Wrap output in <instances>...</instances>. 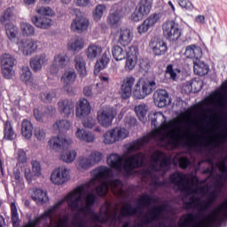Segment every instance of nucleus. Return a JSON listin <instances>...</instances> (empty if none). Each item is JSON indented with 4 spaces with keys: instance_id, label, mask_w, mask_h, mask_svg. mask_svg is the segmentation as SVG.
Returning <instances> with one entry per match:
<instances>
[{
    "instance_id": "9",
    "label": "nucleus",
    "mask_w": 227,
    "mask_h": 227,
    "mask_svg": "<svg viewBox=\"0 0 227 227\" xmlns=\"http://www.w3.org/2000/svg\"><path fill=\"white\" fill-rule=\"evenodd\" d=\"M103 143L105 145H114L118 141H123L129 137V130L125 128L115 127L107 130L103 136Z\"/></svg>"
},
{
    "instance_id": "53",
    "label": "nucleus",
    "mask_w": 227,
    "mask_h": 227,
    "mask_svg": "<svg viewBox=\"0 0 227 227\" xmlns=\"http://www.w3.org/2000/svg\"><path fill=\"white\" fill-rule=\"evenodd\" d=\"M88 158L92 166H95L96 164H98L100 160H102V153L98 151H93L90 153Z\"/></svg>"
},
{
    "instance_id": "36",
    "label": "nucleus",
    "mask_w": 227,
    "mask_h": 227,
    "mask_svg": "<svg viewBox=\"0 0 227 227\" xmlns=\"http://www.w3.org/2000/svg\"><path fill=\"white\" fill-rule=\"evenodd\" d=\"M109 51H105L101 57V59L98 60L95 65L94 74H98L101 70L107 67L109 65Z\"/></svg>"
},
{
    "instance_id": "35",
    "label": "nucleus",
    "mask_w": 227,
    "mask_h": 227,
    "mask_svg": "<svg viewBox=\"0 0 227 227\" xmlns=\"http://www.w3.org/2000/svg\"><path fill=\"white\" fill-rule=\"evenodd\" d=\"M17 138V134L15 130H13V126L10 121H6L4 123V139L5 141H13V139Z\"/></svg>"
},
{
    "instance_id": "50",
    "label": "nucleus",
    "mask_w": 227,
    "mask_h": 227,
    "mask_svg": "<svg viewBox=\"0 0 227 227\" xmlns=\"http://www.w3.org/2000/svg\"><path fill=\"white\" fill-rule=\"evenodd\" d=\"M20 29L23 36H33L35 35V27L27 22H21Z\"/></svg>"
},
{
    "instance_id": "4",
    "label": "nucleus",
    "mask_w": 227,
    "mask_h": 227,
    "mask_svg": "<svg viewBox=\"0 0 227 227\" xmlns=\"http://www.w3.org/2000/svg\"><path fill=\"white\" fill-rule=\"evenodd\" d=\"M171 168V158L164 155L160 151H154L149 161V167L144 168L142 176L145 180H149V184L154 189L158 187H169L170 183L168 180L159 181L164 177L167 171Z\"/></svg>"
},
{
    "instance_id": "60",
    "label": "nucleus",
    "mask_w": 227,
    "mask_h": 227,
    "mask_svg": "<svg viewBox=\"0 0 227 227\" xmlns=\"http://www.w3.org/2000/svg\"><path fill=\"white\" fill-rule=\"evenodd\" d=\"M17 159L20 164H24L27 162V156L26 155V152L24 151V149L18 150Z\"/></svg>"
},
{
    "instance_id": "62",
    "label": "nucleus",
    "mask_w": 227,
    "mask_h": 227,
    "mask_svg": "<svg viewBox=\"0 0 227 227\" xmlns=\"http://www.w3.org/2000/svg\"><path fill=\"white\" fill-rule=\"evenodd\" d=\"M182 91H184L187 95H190V93H193L191 81H187L184 83L182 87Z\"/></svg>"
},
{
    "instance_id": "47",
    "label": "nucleus",
    "mask_w": 227,
    "mask_h": 227,
    "mask_svg": "<svg viewBox=\"0 0 227 227\" xmlns=\"http://www.w3.org/2000/svg\"><path fill=\"white\" fill-rule=\"evenodd\" d=\"M5 33L9 38V40H13V38H17V35H19V27L12 23H5Z\"/></svg>"
},
{
    "instance_id": "34",
    "label": "nucleus",
    "mask_w": 227,
    "mask_h": 227,
    "mask_svg": "<svg viewBox=\"0 0 227 227\" xmlns=\"http://www.w3.org/2000/svg\"><path fill=\"white\" fill-rule=\"evenodd\" d=\"M153 52L155 56H164L168 52V44L166 42L158 39L153 43Z\"/></svg>"
},
{
    "instance_id": "31",
    "label": "nucleus",
    "mask_w": 227,
    "mask_h": 227,
    "mask_svg": "<svg viewBox=\"0 0 227 227\" xmlns=\"http://www.w3.org/2000/svg\"><path fill=\"white\" fill-rule=\"evenodd\" d=\"M208 65L205 64V62L200 61V59L193 60V72L196 75H200L203 77V75H207L208 74Z\"/></svg>"
},
{
    "instance_id": "29",
    "label": "nucleus",
    "mask_w": 227,
    "mask_h": 227,
    "mask_svg": "<svg viewBox=\"0 0 227 227\" xmlns=\"http://www.w3.org/2000/svg\"><path fill=\"white\" fill-rule=\"evenodd\" d=\"M85 54L90 61H93L102 54V47L96 43H91L85 50Z\"/></svg>"
},
{
    "instance_id": "5",
    "label": "nucleus",
    "mask_w": 227,
    "mask_h": 227,
    "mask_svg": "<svg viewBox=\"0 0 227 227\" xmlns=\"http://www.w3.org/2000/svg\"><path fill=\"white\" fill-rule=\"evenodd\" d=\"M106 162L110 168L129 178V176L136 175L137 169L146 164V154L137 153L123 159V157L114 153L107 157Z\"/></svg>"
},
{
    "instance_id": "15",
    "label": "nucleus",
    "mask_w": 227,
    "mask_h": 227,
    "mask_svg": "<svg viewBox=\"0 0 227 227\" xmlns=\"http://www.w3.org/2000/svg\"><path fill=\"white\" fill-rule=\"evenodd\" d=\"M227 221V202L222 203L218 208L215 209L209 219L210 224L221 226L223 223Z\"/></svg>"
},
{
    "instance_id": "44",
    "label": "nucleus",
    "mask_w": 227,
    "mask_h": 227,
    "mask_svg": "<svg viewBox=\"0 0 227 227\" xmlns=\"http://www.w3.org/2000/svg\"><path fill=\"white\" fill-rule=\"evenodd\" d=\"M196 221V215L194 214L190 213L188 215H183L178 222L179 226L181 227H191L194 224Z\"/></svg>"
},
{
    "instance_id": "56",
    "label": "nucleus",
    "mask_w": 227,
    "mask_h": 227,
    "mask_svg": "<svg viewBox=\"0 0 227 227\" xmlns=\"http://www.w3.org/2000/svg\"><path fill=\"white\" fill-rule=\"evenodd\" d=\"M36 12L39 15H43V17H51V15L54 14V12H52V9L50 7H37L36 8Z\"/></svg>"
},
{
    "instance_id": "55",
    "label": "nucleus",
    "mask_w": 227,
    "mask_h": 227,
    "mask_svg": "<svg viewBox=\"0 0 227 227\" xmlns=\"http://www.w3.org/2000/svg\"><path fill=\"white\" fill-rule=\"evenodd\" d=\"M192 82V90L193 93H199L203 89V82L201 80H190Z\"/></svg>"
},
{
    "instance_id": "32",
    "label": "nucleus",
    "mask_w": 227,
    "mask_h": 227,
    "mask_svg": "<svg viewBox=\"0 0 227 227\" xmlns=\"http://www.w3.org/2000/svg\"><path fill=\"white\" fill-rule=\"evenodd\" d=\"M75 137L80 141H84L85 143H93V141H95V135H93V133L86 131V129L81 128L77 129Z\"/></svg>"
},
{
    "instance_id": "58",
    "label": "nucleus",
    "mask_w": 227,
    "mask_h": 227,
    "mask_svg": "<svg viewBox=\"0 0 227 227\" xmlns=\"http://www.w3.org/2000/svg\"><path fill=\"white\" fill-rule=\"evenodd\" d=\"M32 171L35 174V176H42V165H40V162L36 160L32 161Z\"/></svg>"
},
{
    "instance_id": "2",
    "label": "nucleus",
    "mask_w": 227,
    "mask_h": 227,
    "mask_svg": "<svg viewBox=\"0 0 227 227\" xmlns=\"http://www.w3.org/2000/svg\"><path fill=\"white\" fill-rule=\"evenodd\" d=\"M154 129L151 133L126 145L127 153H134L146 145H158L162 148H178L179 146H195V148H210L217 146L219 140H211L205 135H197L190 138L191 133L184 130V121L171 120L167 121L161 112L153 114L150 118Z\"/></svg>"
},
{
    "instance_id": "22",
    "label": "nucleus",
    "mask_w": 227,
    "mask_h": 227,
    "mask_svg": "<svg viewBox=\"0 0 227 227\" xmlns=\"http://www.w3.org/2000/svg\"><path fill=\"white\" fill-rule=\"evenodd\" d=\"M154 103L160 109H162V107H166V106H168V104L171 103V99L169 98V94L168 91L164 90L156 91L154 93Z\"/></svg>"
},
{
    "instance_id": "3",
    "label": "nucleus",
    "mask_w": 227,
    "mask_h": 227,
    "mask_svg": "<svg viewBox=\"0 0 227 227\" xmlns=\"http://www.w3.org/2000/svg\"><path fill=\"white\" fill-rule=\"evenodd\" d=\"M226 160L227 157H222L216 163L212 159L208 160L210 167L204 170V173L207 174L208 176L203 181V184H207L211 179L214 180L215 189L210 192L207 184L202 187H190L187 184L189 179L183 173L175 172L170 175V182L175 185L176 191L186 194L183 198L186 208H198L200 207V212H207L217 201L221 192H223V187L227 182Z\"/></svg>"
},
{
    "instance_id": "21",
    "label": "nucleus",
    "mask_w": 227,
    "mask_h": 227,
    "mask_svg": "<svg viewBox=\"0 0 227 227\" xmlns=\"http://www.w3.org/2000/svg\"><path fill=\"white\" fill-rule=\"evenodd\" d=\"M91 113V106L86 98H81L76 106V118H86Z\"/></svg>"
},
{
    "instance_id": "6",
    "label": "nucleus",
    "mask_w": 227,
    "mask_h": 227,
    "mask_svg": "<svg viewBox=\"0 0 227 227\" xmlns=\"http://www.w3.org/2000/svg\"><path fill=\"white\" fill-rule=\"evenodd\" d=\"M48 145L54 152H60V159L64 162L70 164V162L75 160L77 153L75 151H67L68 150V146H70V141L67 140V138L60 135L53 137L49 140Z\"/></svg>"
},
{
    "instance_id": "7",
    "label": "nucleus",
    "mask_w": 227,
    "mask_h": 227,
    "mask_svg": "<svg viewBox=\"0 0 227 227\" xmlns=\"http://www.w3.org/2000/svg\"><path fill=\"white\" fill-rule=\"evenodd\" d=\"M155 90H157L155 80H139L134 87L133 97L138 100H143L148 95H152Z\"/></svg>"
},
{
    "instance_id": "1",
    "label": "nucleus",
    "mask_w": 227,
    "mask_h": 227,
    "mask_svg": "<svg viewBox=\"0 0 227 227\" xmlns=\"http://www.w3.org/2000/svg\"><path fill=\"white\" fill-rule=\"evenodd\" d=\"M92 179L76 187L73 192L66 196L64 200L59 201L55 206L45 211L35 221L28 222L27 227H36L38 223H42L43 219L50 217L52 221V214L56 212L59 207H61L67 201L69 208L74 212H79L86 217L90 215L94 223H110L111 226L118 227L121 224V211L118 215V207H115L114 211H111V206L107 203L101 206L99 214L93 212L91 207L95 205L98 196H106L109 191L117 198H121V180L114 179V173L111 168L100 166L92 170Z\"/></svg>"
},
{
    "instance_id": "45",
    "label": "nucleus",
    "mask_w": 227,
    "mask_h": 227,
    "mask_svg": "<svg viewBox=\"0 0 227 227\" xmlns=\"http://www.w3.org/2000/svg\"><path fill=\"white\" fill-rule=\"evenodd\" d=\"M136 9L142 15H148L152 10V2L150 0H141Z\"/></svg>"
},
{
    "instance_id": "54",
    "label": "nucleus",
    "mask_w": 227,
    "mask_h": 227,
    "mask_svg": "<svg viewBox=\"0 0 227 227\" xmlns=\"http://www.w3.org/2000/svg\"><path fill=\"white\" fill-rule=\"evenodd\" d=\"M11 215L12 224H17L20 219L19 218V211L17 210V205H15V202L11 204Z\"/></svg>"
},
{
    "instance_id": "51",
    "label": "nucleus",
    "mask_w": 227,
    "mask_h": 227,
    "mask_svg": "<svg viewBox=\"0 0 227 227\" xmlns=\"http://www.w3.org/2000/svg\"><path fill=\"white\" fill-rule=\"evenodd\" d=\"M106 7L104 4H98L92 11V17L96 22H98L100 19L104 16V12H106Z\"/></svg>"
},
{
    "instance_id": "37",
    "label": "nucleus",
    "mask_w": 227,
    "mask_h": 227,
    "mask_svg": "<svg viewBox=\"0 0 227 227\" xmlns=\"http://www.w3.org/2000/svg\"><path fill=\"white\" fill-rule=\"evenodd\" d=\"M70 127H72V123H70V121L66 119L58 120L53 124L54 130H58L59 134H65L67 130H70Z\"/></svg>"
},
{
    "instance_id": "61",
    "label": "nucleus",
    "mask_w": 227,
    "mask_h": 227,
    "mask_svg": "<svg viewBox=\"0 0 227 227\" xmlns=\"http://www.w3.org/2000/svg\"><path fill=\"white\" fill-rule=\"evenodd\" d=\"M143 17H145V15L136 9L131 14V20H133V22H139V20H143Z\"/></svg>"
},
{
    "instance_id": "11",
    "label": "nucleus",
    "mask_w": 227,
    "mask_h": 227,
    "mask_svg": "<svg viewBox=\"0 0 227 227\" xmlns=\"http://www.w3.org/2000/svg\"><path fill=\"white\" fill-rule=\"evenodd\" d=\"M116 118V113L109 106H104L98 111V123L105 129H109L113 125V121Z\"/></svg>"
},
{
    "instance_id": "39",
    "label": "nucleus",
    "mask_w": 227,
    "mask_h": 227,
    "mask_svg": "<svg viewBox=\"0 0 227 227\" xmlns=\"http://www.w3.org/2000/svg\"><path fill=\"white\" fill-rule=\"evenodd\" d=\"M74 67L81 77H86V61L81 55H77L74 59Z\"/></svg>"
},
{
    "instance_id": "25",
    "label": "nucleus",
    "mask_w": 227,
    "mask_h": 227,
    "mask_svg": "<svg viewBox=\"0 0 227 227\" xmlns=\"http://www.w3.org/2000/svg\"><path fill=\"white\" fill-rule=\"evenodd\" d=\"M184 56L189 59H193V61H196V59H201L203 51H201V47L196 46L195 44H191L186 47Z\"/></svg>"
},
{
    "instance_id": "38",
    "label": "nucleus",
    "mask_w": 227,
    "mask_h": 227,
    "mask_svg": "<svg viewBox=\"0 0 227 227\" xmlns=\"http://www.w3.org/2000/svg\"><path fill=\"white\" fill-rule=\"evenodd\" d=\"M15 15H17V10H15V7H8L0 16L1 24H6L7 22H11V20H15Z\"/></svg>"
},
{
    "instance_id": "20",
    "label": "nucleus",
    "mask_w": 227,
    "mask_h": 227,
    "mask_svg": "<svg viewBox=\"0 0 227 227\" xmlns=\"http://www.w3.org/2000/svg\"><path fill=\"white\" fill-rule=\"evenodd\" d=\"M139 56V51L136 46H130L128 55L126 56V70H134L137 63V57Z\"/></svg>"
},
{
    "instance_id": "49",
    "label": "nucleus",
    "mask_w": 227,
    "mask_h": 227,
    "mask_svg": "<svg viewBox=\"0 0 227 227\" xmlns=\"http://www.w3.org/2000/svg\"><path fill=\"white\" fill-rule=\"evenodd\" d=\"M34 137L40 143H45L47 137V129L42 127H35L34 129Z\"/></svg>"
},
{
    "instance_id": "12",
    "label": "nucleus",
    "mask_w": 227,
    "mask_h": 227,
    "mask_svg": "<svg viewBox=\"0 0 227 227\" xmlns=\"http://www.w3.org/2000/svg\"><path fill=\"white\" fill-rule=\"evenodd\" d=\"M163 35L168 42H176L182 36V30L178 23L174 20L167 21L162 25Z\"/></svg>"
},
{
    "instance_id": "19",
    "label": "nucleus",
    "mask_w": 227,
    "mask_h": 227,
    "mask_svg": "<svg viewBox=\"0 0 227 227\" xmlns=\"http://www.w3.org/2000/svg\"><path fill=\"white\" fill-rule=\"evenodd\" d=\"M134 82H136V78L133 76H128L123 80L121 87V97L124 100H126V98H129L132 95V87L134 86Z\"/></svg>"
},
{
    "instance_id": "28",
    "label": "nucleus",
    "mask_w": 227,
    "mask_h": 227,
    "mask_svg": "<svg viewBox=\"0 0 227 227\" xmlns=\"http://www.w3.org/2000/svg\"><path fill=\"white\" fill-rule=\"evenodd\" d=\"M32 22L39 29H49L52 26V20L45 16H34L32 17Z\"/></svg>"
},
{
    "instance_id": "46",
    "label": "nucleus",
    "mask_w": 227,
    "mask_h": 227,
    "mask_svg": "<svg viewBox=\"0 0 227 227\" xmlns=\"http://www.w3.org/2000/svg\"><path fill=\"white\" fill-rule=\"evenodd\" d=\"M57 94L56 90H44L41 92L40 98L42 102H44V104H51L54 98H56Z\"/></svg>"
},
{
    "instance_id": "59",
    "label": "nucleus",
    "mask_w": 227,
    "mask_h": 227,
    "mask_svg": "<svg viewBox=\"0 0 227 227\" xmlns=\"http://www.w3.org/2000/svg\"><path fill=\"white\" fill-rule=\"evenodd\" d=\"M82 125L85 129H93L97 125V121L93 117H87L83 120Z\"/></svg>"
},
{
    "instance_id": "42",
    "label": "nucleus",
    "mask_w": 227,
    "mask_h": 227,
    "mask_svg": "<svg viewBox=\"0 0 227 227\" xmlns=\"http://www.w3.org/2000/svg\"><path fill=\"white\" fill-rule=\"evenodd\" d=\"M122 20L123 14L120 10L111 12L107 17V22H109V24H111L114 27H116V26H118Z\"/></svg>"
},
{
    "instance_id": "26",
    "label": "nucleus",
    "mask_w": 227,
    "mask_h": 227,
    "mask_svg": "<svg viewBox=\"0 0 227 227\" xmlns=\"http://www.w3.org/2000/svg\"><path fill=\"white\" fill-rule=\"evenodd\" d=\"M20 79L27 86H29L33 90H36V83L33 81V74L31 73V69L29 67H22L20 73Z\"/></svg>"
},
{
    "instance_id": "8",
    "label": "nucleus",
    "mask_w": 227,
    "mask_h": 227,
    "mask_svg": "<svg viewBox=\"0 0 227 227\" xmlns=\"http://www.w3.org/2000/svg\"><path fill=\"white\" fill-rule=\"evenodd\" d=\"M16 45L23 56H32L42 49V42L33 38L19 39Z\"/></svg>"
},
{
    "instance_id": "16",
    "label": "nucleus",
    "mask_w": 227,
    "mask_h": 227,
    "mask_svg": "<svg viewBox=\"0 0 227 227\" xmlns=\"http://www.w3.org/2000/svg\"><path fill=\"white\" fill-rule=\"evenodd\" d=\"M58 111L64 118L74 116L75 103L68 98H61L57 103Z\"/></svg>"
},
{
    "instance_id": "40",
    "label": "nucleus",
    "mask_w": 227,
    "mask_h": 227,
    "mask_svg": "<svg viewBox=\"0 0 227 227\" xmlns=\"http://www.w3.org/2000/svg\"><path fill=\"white\" fill-rule=\"evenodd\" d=\"M32 200H34L37 205H43L49 201V196H47V192H43V190L36 189L32 195Z\"/></svg>"
},
{
    "instance_id": "27",
    "label": "nucleus",
    "mask_w": 227,
    "mask_h": 227,
    "mask_svg": "<svg viewBox=\"0 0 227 227\" xmlns=\"http://www.w3.org/2000/svg\"><path fill=\"white\" fill-rule=\"evenodd\" d=\"M47 55H45V53L36 55L30 59V67L34 72H40L43 65L47 63Z\"/></svg>"
},
{
    "instance_id": "64",
    "label": "nucleus",
    "mask_w": 227,
    "mask_h": 227,
    "mask_svg": "<svg viewBox=\"0 0 227 227\" xmlns=\"http://www.w3.org/2000/svg\"><path fill=\"white\" fill-rule=\"evenodd\" d=\"M83 94L85 97H93V95H95L93 86H85L83 88Z\"/></svg>"
},
{
    "instance_id": "14",
    "label": "nucleus",
    "mask_w": 227,
    "mask_h": 227,
    "mask_svg": "<svg viewBox=\"0 0 227 227\" xmlns=\"http://www.w3.org/2000/svg\"><path fill=\"white\" fill-rule=\"evenodd\" d=\"M68 180H70V172L67 168L60 167L51 172V181L55 185H63V184H67Z\"/></svg>"
},
{
    "instance_id": "43",
    "label": "nucleus",
    "mask_w": 227,
    "mask_h": 227,
    "mask_svg": "<svg viewBox=\"0 0 227 227\" xmlns=\"http://www.w3.org/2000/svg\"><path fill=\"white\" fill-rule=\"evenodd\" d=\"M53 63L59 68H65L70 63V59H68L67 53H59L55 55Z\"/></svg>"
},
{
    "instance_id": "24",
    "label": "nucleus",
    "mask_w": 227,
    "mask_h": 227,
    "mask_svg": "<svg viewBox=\"0 0 227 227\" xmlns=\"http://www.w3.org/2000/svg\"><path fill=\"white\" fill-rule=\"evenodd\" d=\"M84 45H85L84 38H82L80 35H76L68 41L67 50H69L71 52H79L82 51V48L84 47Z\"/></svg>"
},
{
    "instance_id": "17",
    "label": "nucleus",
    "mask_w": 227,
    "mask_h": 227,
    "mask_svg": "<svg viewBox=\"0 0 227 227\" xmlns=\"http://www.w3.org/2000/svg\"><path fill=\"white\" fill-rule=\"evenodd\" d=\"M89 27L90 20L88 18L85 16H76L75 19L73 20L70 28L74 33L81 35L84 33V31H88Z\"/></svg>"
},
{
    "instance_id": "41",
    "label": "nucleus",
    "mask_w": 227,
    "mask_h": 227,
    "mask_svg": "<svg viewBox=\"0 0 227 227\" xmlns=\"http://www.w3.org/2000/svg\"><path fill=\"white\" fill-rule=\"evenodd\" d=\"M112 54L115 61H123L129 55V51L123 50L120 45L112 47Z\"/></svg>"
},
{
    "instance_id": "48",
    "label": "nucleus",
    "mask_w": 227,
    "mask_h": 227,
    "mask_svg": "<svg viewBox=\"0 0 227 227\" xmlns=\"http://www.w3.org/2000/svg\"><path fill=\"white\" fill-rule=\"evenodd\" d=\"M90 168H93V164L91 163L90 158L86 156H81L78 159L77 168L86 171V169H90Z\"/></svg>"
},
{
    "instance_id": "52",
    "label": "nucleus",
    "mask_w": 227,
    "mask_h": 227,
    "mask_svg": "<svg viewBox=\"0 0 227 227\" xmlns=\"http://www.w3.org/2000/svg\"><path fill=\"white\" fill-rule=\"evenodd\" d=\"M135 113L141 121L145 120L146 113H148V106L145 104H140L135 106Z\"/></svg>"
},
{
    "instance_id": "13",
    "label": "nucleus",
    "mask_w": 227,
    "mask_h": 227,
    "mask_svg": "<svg viewBox=\"0 0 227 227\" xmlns=\"http://www.w3.org/2000/svg\"><path fill=\"white\" fill-rule=\"evenodd\" d=\"M0 64L2 74L4 79H12L13 77V67H15V57L10 53H4L0 57Z\"/></svg>"
},
{
    "instance_id": "57",
    "label": "nucleus",
    "mask_w": 227,
    "mask_h": 227,
    "mask_svg": "<svg viewBox=\"0 0 227 227\" xmlns=\"http://www.w3.org/2000/svg\"><path fill=\"white\" fill-rule=\"evenodd\" d=\"M177 2L179 6L184 10H187V12H192V10H194V5H192V3H191L189 0H177Z\"/></svg>"
},
{
    "instance_id": "33",
    "label": "nucleus",
    "mask_w": 227,
    "mask_h": 227,
    "mask_svg": "<svg viewBox=\"0 0 227 227\" xmlns=\"http://www.w3.org/2000/svg\"><path fill=\"white\" fill-rule=\"evenodd\" d=\"M132 42V34L129 28H121L119 32L118 43L123 47H127Z\"/></svg>"
},
{
    "instance_id": "10",
    "label": "nucleus",
    "mask_w": 227,
    "mask_h": 227,
    "mask_svg": "<svg viewBox=\"0 0 227 227\" xmlns=\"http://www.w3.org/2000/svg\"><path fill=\"white\" fill-rule=\"evenodd\" d=\"M164 212H169L168 204H163L159 207L155 206L145 213L142 223L144 224H153V223L160 220V216Z\"/></svg>"
},
{
    "instance_id": "63",
    "label": "nucleus",
    "mask_w": 227,
    "mask_h": 227,
    "mask_svg": "<svg viewBox=\"0 0 227 227\" xmlns=\"http://www.w3.org/2000/svg\"><path fill=\"white\" fill-rule=\"evenodd\" d=\"M191 160H189L187 157H181L179 159V166L182 169H186V168H189Z\"/></svg>"
},
{
    "instance_id": "30",
    "label": "nucleus",
    "mask_w": 227,
    "mask_h": 227,
    "mask_svg": "<svg viewBox=\"0 0 227 227\" xmlns=\"http://www.w3.org/2000/svg\"><path fill=\"white\" fill-rule=\"evenodd\" d=\"M33 130H35L33 122L27 119L23 120L21 122V136L25 137V139L29 140L33 137Z\"/></svg>"
},
{
    "instance_id": "18",
    "label": "nucleus",
    "mask_w": 227,
    "mask_h": 227,
    "mask_svg": "<svg viewBox=\"0 0 227 227\" xmlns=\"http://www.w3.org/2000/svg\"><path fill=\"white\" fill-rule=\"evenodd\" d=\"M160 19V16L158 13L151 14L141 25L137 27V32L139 35L147 33L151 27H153V26L159 22Z\"/></svg>"
},
{
    "instance_id": "23",
    "label": "nucleus",
    "mask_w": 227,
    "mask_h": 227,
    "mask_svg": "<svg viewBox=\"0 0 227 227\" xmlns=\"http://www.w3.org/2000/svg\"><path fill=\"white\" fill-rule=\"evenodd\" d=\"M75 79H77V74L74 70H67L61 76L60 80L64 84V90L68 93H70V86L75 82Z\"/></svg>"
}]
</instances>
